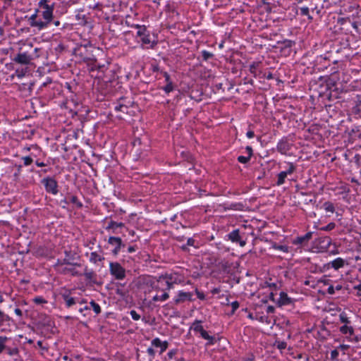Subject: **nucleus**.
<instances>
[{"label":"nucleus","mask_w":361,"mask_h":361,"mask_svg":"<svg viewBox=\"0 0 361 361\" xmlns=\"http://www.w3.org/2000/svg\"><path fill=\"white\" fill-rule=\"evenodd\" d=\"M39 7L43 9L42 17L49 24L53 18L54 5L49 4L47 0H41L39 3Z\"/></svg>","instance_id":"f257e3e1"},{"label":"nucleus","mask_w":361,"mask_h":361,"mask_svg":"<svg viewBox=\"0 0 361 361\" xmlns=\"http://www.w3.org/2000/svg\"><path fill=\"white\" fill-rule=\"evenodd\" d=\"M176 280L172 275H166L159 276L157 279L158 286L156 287L157 289L169 290L173 288V283Z\"/></svg>","instance_id":"f03ea898"},{"label":"nucleus","mask_w":361,"mask_h":361,"mask_svg":"<svg viewBox=\"0 0 361 361\" xmlns=\"http://www.w3.org/2000/svg\"><path fill=\"white\" fill-rule=\"evenodd\" d=\"M110 271L118 280L123 279L126 276L125 269L117 262L110 263Z\"/></svg>","instance_id":"7ed1b4c3"},{"label":"nucleus","mask_w":361,"mask_h":361,"mask_svg":"<svg viewBox=\"0 0 361 361\" xmlns=\"http://www.w3.org/2000/svg\"><path fill=\"white\" fill-rule=\"evenodd\" d=\"M42 182L44 183L47 192H51L54 195L57 193V183L55 180L53 178H44Z\"/></svg>","instance_id":"20e7f679"},{"label":"nucleus","mask_w":361,"mask_h":361,"mask_svg":"<svg viewBox=\"0 0 361 361\" xmlns=\"http://www.w3.org/2000/svg\"><path fill=\"white\" fill-rule=\"evenodd\" d=\"M32 60V57L27 53H20L15 57L14 61L20 64H28Z\"/></svg>","instance_id":"39448f33"},{"label":"nucleus","mask_w":361,"mask_h":361,"mask_svg":"<svg viewBox=\"0 0 361 361\" xmlns=\"http://www.w3.org/2000/svg\"><path fill=\"white\" fill-rule=\"evenodd\" d=\"M228 238L233 242L239 243L241 247H243L245 245V241L240 239L238 230H234L230 233L228 234Z\"/></svg>","instance_id":"423d86ee"},{"label":"nucleus","mask_w":361,"mask_h":361,"mask_svg":"<svg viewBox=\"0 0 361 361\" xmlns=\"http://www.w3.org/2000/svg\"><path fill=\"white\" fill-rule=\"evenodd\" d=\"M312 236V232H308L305 235L296 238L293 243L295 245H306L307 242L311 239Z\"/></svg>","instance_id":"0eeeda50"},{"label":"nucleus","mask_w":361,"mask_h":361,"mask_svg":"<svg viewBox=\"0 0 361 361\" xmlns=\"http://www.w3.org/2000/svg\"><path fill=\"white\" fill-rule=\"evenodd\" d=\"M295 168L291 164L290 165L289 169L286 171H282L278 175L277 185H280L284 183L285 178L287 177L288 174H290L293 172Z\"/></svg>","instance_id":"6e6552de"},{"label":"nucleus","mask_w":361,"mask_h":361,"mask_svg":"<svg viewBox=\"0 0 361 361\" xmlns=\"http://www.w3.org/2000/svg\"><path fill=\"white\" fill-rule=\"evenodd\" d=\"M108 242L109 244L115 246L114 253L117 254L122 245L121 239L118 237H110Z\"/></svg>","instance_id":"1a4fd4ad"},{"label":"nucleus","mask_w":361,"mask_h":361,"mask_svg":"<svg viewBox=\"0 0 361 361\" xmlns=\"http://www.w3.org/2000/svg\"><path fill=\"white\" fill-rule=\"evenodd\" d=\"M317 245L320 246V248L326 250L329 248L331 243V239L329 237H323L319 238L317 240Z\"/></svg>","instance_id":"9d476101"},{"label":"nucleus","mask_w":361,"mask_h":361,"mask_svg":"<svg viewBox=\"0 0 361 361\" xmlns=\"http://www.w3.org/2000/svg\"><path fill=\"white\" fill-rule=\"evenodd\" d=\"M49 25V23H47V21H42V20H35V21H31V23H30V25L31 27H37L39 30H42L46 27H47V25Z\"/></svg>","instance_id":"9b49d317"},{"label":"nucleus","mask_w":361,"mask_h":361,"mask_svg":"<svg viewBox=\"0 0 361 361\" xmlns=\"http://www.w3.org/2000/svg\"><path fill=\"white\" fill-rule=\"evenodd\" d=\"M290 302V298L288 297L287 294L283 292H281L280 293V298L278 301V303L279 304V305H286V304H288Z\"/></svg>","instance_id":"f8f14e48"},{"label":"nucleus","mask_w":361,"mask_h":361,"mask_svg":"<svg viewBox=\"0 0 361 361\" xmlns=\"http://www.w3.org/2000/svg\"><path fill=\"white\" fill-rule=\"evenodd\" d=\"M345 262L341 258H337L331 262V266L335 269H338L344 266Z\"/></svg>","instance_id":"ddd939ff"},{"label":"nucleus","mask_w":361,"mask_h":361,"mask_svg":"<svg viewBox=\"0 0 361 361\" xmlns=\"http://www.w3.org/2000/svg\"><path fill=\"white\" fill-rule=\"evenodd\" d=\"M138 35L141 37L140 39L145 44H149L151 43V39L149 36L145 35L142 30L137 32Z\"/></svg>","instance_id":"4468645a"},{"label":"nucleus","mask_w":361,"mask_h":361,"mask_svg":"<svg viewBox=\"0 0 361 361\" xmlns=\"http://www.w3.org/2000/svg\"><path fill=\"white\" fill-rule=\"evenodd\" d=\"M201 336L207 340V345H212L214 343V337L211 336L208 334V333L204 329L202 332L200 333Z\"/></svg>","instance_id":"2eb2a0df"},{"label":"nucleus","mask_w":361,"mask_h":361,"mask_svg":"<svg viewBox=\"0 0 361 361\" xmlns=\"http://www.w3.org/2000/svg\"><path fill=\"white\" fill-rule=\"evenodd\" d=\"M152 344L156 347H161V351L165 350L167 348V343H161V341L159 338H155L152 341Z\"/></svg>","instance_id":"dca6fc26"},{"label":"nucleus","mask_w":361,"mask_h":361,"mask_svg":"<svg viewBox=\"0 0 361 361\" xmlns=\"http://www.w3.org/2000/svg\"><path fill=\"white\" fill-rule=\"evenodd\" d=\"M128 109H129V106L126 104H120L119 105H118L115 107V110L116 111H121L124 114L129 113Z\"/></svg>","instance_id":"f3484780"},{"label":"nucleus","mask_w":361,"mask_h":361,"mask_svg":"<svg viewBox=\"0 0 361 361\" xmlns=\"http://www.w3.org/2000/svg\"><path fill=\"white\" fill-rule=\"evenodd\" d=\"M191 294L189 293L180 292L178 295V298L176 300V302L184 301L185 300H190Z\"/></svg>","instance_id":"a211bd4d"},{"label":"nucleus","mask_w":361,"mask_h":361,"mask_svg":"<svg viewBox=\"0 0 361 361\" xmlns=\"http://www.w3.org/2000/svg\"><path fill=\"white\" fill-rule=\"evenodd\" d=\"M192 328L194 329V331H198L200 333L202 332L203 330H204L202 326L201 325V322L200 321H195L192 324Z\"/></svg>","instance_id":"6ab92c4d"},{"label":"nucleus","mask_w":361,"mask_h":361,"mask_svg":"<svg viewBox=\"0 0 361 361\" xmlns=\"http://www.w3.org/2000/svg\"><path fill=\"white\" fill-rule=\"evenodd\" d=\"M340 331L343 333V334H353V329L351 327V326H348L347 325H344L343 326L341 327L340 329Z\"/></svg>","instance_id":"aec40b11"},{"label":"nucleus","mask_w":361,"mask_h":361,"mask_svg":"<svg viewBox=\"0 0 361 361\" xmlns=\"http://www.w3.org/2000/svg\"><path fill=\"white\" fill-rule=\"evenodd\" d=\"M168 298H169V294L167 293H164L161 296L157 295L154 296L153 301H154V302L159 301V300L164 301V300H167Z\"/></svg>","instance_id":"412c9836"},{"label":"nucleus","mask_w":361,"mask_h":361,"mask_svg":"<svg viewBox=\"0 0 361 361\" xmlns=\"http://www.w3.org/2000/svg\"><path fill=\"white\" fill-rule=\"evenodd\" d=\"M277 148L281 152H286L288 149V144L284 141H281L277 146Z\"/></svg>","instance_id":"4be33fe9"},{"label":"nucleus","mask_w":361,"mask_h":361,"mask_svg":"<svg viewBox=\"0 0 361 361\" xmlns=\"http://www.w3.org/2000/svg\"><path fill=\"white\" fill-rule=\"evenodd\" d=\"M101 2V4H102L103 6V8L104 7H106V8H112L113 7V2H112V0H102L100 1Z\"/></svg>","instance_id":"5701e85b"},{"label":"nucleus","mask_w":361,"mask_h":361,"mask_svg":"<svg viewBox=\"0 0 361 361\" xmlns=\"http://www.w3.org/2000/svg\"><path fill=\"white\" fill-rule=\"evenodd\" d=\"M90 305H91V307H92V309H93L94 312L96 314H99V313H100V312H101V308H100L99 305L97 303H96V302H94V301H92V302H90Z\"/></svg>","instance_id":"b1692460"},{"label":"nucleus","mask_w":361,"mask_h":361,"mask_svg":"<svg viewBox=\"0 0 361 361\" xmlns=\"http://www.w3.org/2000/svg\"><path fill=\"white\" fill-rule=\"evenodd\" d=\"M90 260L94 262H97L98 261H101L102 260V257H101L100 255H99L96 252H92L91 253V256H90Z\"/></svg>","instance_id":"393cba45"},{"label":"nucleus","mask_w":361,"mask_h":361,"mask_svg":"<svg viewBox=\"0 0 361 361\" xmlns=\"http://www.w3.org/2000/svg\"><path fill=\"white\" fill-rule=\"evenodd\" d=\"M64 300H65L66 305L68 307H71V306H72L73 305L75 304V300H74L73 298H71V297H68V296H65L64 297Z\"/></svg>","instance_id":"a878e982"},{"label":"nucleus","mask_w":361,"mask_h":361,"mask_svg":"<svg viewBox=\"0 0 361 361\" xmlns=\"http://www.w3.org/2000/svg\"><path fill=\"white\" fill-rule=\"evenodd\" d=\"M324 207L327 212H333L334 211V207L330 202H325Z\"/></svg>","instance_id":"bb28decb"},{"label":"nucleus","mask_w":361,"mask_h":361,"mask_svg":"<svg viewBox=\"0 0 361 361\" xmlns=\"http://www.w3.org/2000/svg\"><path fill=\"white\" fill-rule=\"evenodd\" d=\"M322 283L324 286L330 285V280L324 276L322 279L317 281V284Z\"/></svg>","instance_id":"cd10ccee"},{"label":"nucleus","mask_w":361,"mask_h":361,"mask_svg":"<svg viewBox=\"0 0 361 361\" xmlns=\"http://www.w3.org/2000/svg\"><path fill=\"white\" fill-rule=\"evenodd\" d=\"M250 159V156H247V157L240 156L238 158V161H240V163H243V164L247 163Z\"/></svg>","instance_id":"c85d7f7f"},{"label":"nucleus","mask_w":361,"mask_h":361,"mask_svg":"<svg viewBox=\"0 0 361 361\" xmlns=\"http://www.w3.org/2000/svg\"><path fill=\"white\" fill-rule=\"evenodd\" d=\"M25 166H28L31 164L33 161L32 159L30 157H25L23 158Z\"/></svg>","instance_id":"c756f323"},{"label":"nucleus","mask_w":361,"mask_h":361,"mask_svg":"<svg viewBox=\"0 0 361 361\" xmlns=\"http://www.w3.org/2000/svg\"><path fill=\"white\" fill-rule=\"evenodd\" d=\"M6 339L7 338L6 337H4V338L0 337V353H2V351L5 348L4 343L6 341Z\"/></svg>","instance_id":"7c9ffc66"},{"label":"nucleus","mask_w":361,"mask_h":361,"mask_svg":"<svg viewBox=\"0 0 361 361\" xmlns=\"http://www.w3.org/2000/svg\"><path fill=\"white\" fill-rule=\"evenodd\" d=\"M213 56V54L209 51H202V57L204 60H207Z\"/></svg>","instance_id":"2f4dec72"},{"label":"nucleus","mask_w":361,"mask_h":361,"mask_svg":"<svg viewBox=\"0 0 361 361\" xmlns=\"http://www.w3.org/2000/svg\"><path fill=\"white\" fill-rule=\"evenodd\" d=\"M300 13L302 16H308L309 18H312L311 16H309V8L307 7L300 8Z\"/></svg>","instance_id":"473e14b6"},{"label":"nucleus","mask_w":361,"mask_h":361,"mask_svg":"<svg viewBox=\"0 0 361 361\" xmlns=\"http://www.w3.org/2000/svg\"><path fill=\"white\" fill-rule=\"evenodd\" d=\"M123 224L122 223H116V222H111L110 225H109V228H118V227H121L123 226Z\"/></svg>","instance_id":"72a5a7b5"},{"label":"nucleus","mask_w":361,"mask_h":361,"mask_svg":"<svg viewBox=\"0 0 361 361\" xmlns=\"http://www.w3.org/2000/svg\"><path fill=\"white\" fill-rule=\"evenodd\" d=\"M231 307H232L231 314H233L234 312L239 307V303L237 301L232 302Z\"/></svg>","instance_id":"f704fd0d"},{"label":"nucleus","mask_w":361,"mask_h":361,"mask_svg":"<svg viewBox=\"0 0 361 361\" xmlns=\"http://www.w3.org/2000/svg\"><path fill=\"white\" fill-rule=\"evenodd\" d=\"M334 227H335V224L334 223H330L326 226H325L324 228H322L321 229L324 230V231H331L333 228H334Z\"/></svg>","instance_id":"c9c22d12"},{"label":"nucleus","mask_w":361,"mask_h":361,"mask_svg":"<svg viewBox=\"0 0 361 361\" xmlns=\"http://www.w3.org/2000/svg\"><path fill=\"white\" fill-rule=\"evenodd\" d=\"M259 66V63H254L250 66V71L252 73H256V68Z\"/></svg>","instance_id":"e433bc0d"},{"label":"nucleus","mask_w":361,"mask_h":361,"mask_svg":"<svg viewBox=\"0 0 361 361\" xmlns=\"http://www.w3.org/2000/svg\"><path fill=\"white\" fill-rule=\"evenodd\" d=\"M276 345L279 349L283 350L286 348V343L283 341L277 342Z\"/></svg>","instance_id":"4c0bfd02"},{"label":"nucleus","mask_w":361,"mask_h":361,"mask_svg":"<svg viewBox=\"0 0 361 361\" xmlns=\"http://www.w3.org/2000/svg\"><path fill=\"white\" fill-rule=\"evenodd\" d=\"M130 315L134 320H138L140 318V315L135 310L130 312Z\"/></svg>","instance_id":"58836bf2"},{"label":"nucleus","mask_w":361,"mask_h":361,"mask_svg":"<svg viewBox=\"0 0 361 361\" xmlns=\"http://www.w3.org/2000/svg\"><path fill=\"white\" fill-rule=\"evenodd\" d=\"M173 90V86H172V83L171 82H169L168 83L166 87H164V90L166 91V92L169 93L171 91H172Z\"/></svg>","instance_id":"ea45409f"},{"label":"nucleus","mask_w":361,"mask_h":361,"mask_svg":"<svg viewBox=\"0 0 361 361\" xmlns=\"http://www.w3.org/2000/svg\"><path fill=\"white\" fill-rule=\"evenodd\" d=\"M355 289L357 290V295L361 299V282L357 286H355L354 287Z\"/></svg>","instance_id":"a19ab883"},{"label":"nucleus","mask_w":361,"mask_h":361,"mask_svg":"<svg viewBox=\"0 0 361 361\" xmlns=\"http://www.w3.org/2000/svg\"><path fill=\"white\" fill-rule=\"evenodd\" d=\"M37 11H35V13L34 14H32L30 18H29V22L30 23H31V21H35V20H37Z\"/></svg>","instance_id":"79ce46f5"},{"label":"nucleus","mask_w":361,"mask_h":361,"mask_svg":"<svg viewBox=\"0 0 361 361\" xmlns=\"http://www.w3.org/2000/svg\"><path fill=\"white\" fill-rule=\"evenodd\" d=\"M327 292L330 295H333L335 293L334 287L332 285H329Z\"/></svg>","instance_id":"37998d69"},{"label":"nucleus","mask_w":361,"mask_h":361,"mask_svg":"<svg viewBox=\"0 0 361 361\" xmlns=\"http://www.w3.org/2000/svg\"><path fill=\"white\" fill-rule=\"evenodd\" d=\"M103 8V6L102 4H101V2H98L97 4H95L94 6H93V8L94 9H99V10H102Z\"/></svg>","instance_id":"c03bdc74"},{"label":"nucleus","mask_w":361,"mask_h":361,"mask_svg":"<svg viewBox=\"0 0 361 361\" xmlns=\"http://www.w3.org/2000/svg\"><path fill=\"white\" fill-rule=\"evenodd\" d=\"M194 243H195V240L192 239V238H188V240H187V245H189V246H194Z\"/></svg>","instance_id":"a18cd8bd"},{"label":"nucleus","mask_w":361,"mask_h":361,"mask_svg":"<svg viewBox=\"0 0 361 361\" xmlns=\"http://www.w3.org/2000/svg\"><path fill=\"white\" fill-rule=\"evenodd\" d=\"M69 200L74 204H78V198L75 196H71Z\"/></svg>","instance_id":"49530a36"},{"label":"nucleus","mask_w":361,"mask_h":361,"mask_svg":"<svg viewBox=\"0 0 361 361\" xmlns=\"http://www.w3.org/2000/svg\"><path fill=\"white\" fill-rule=\"evenodd\" d=\"M85 276H86L87 279H92V276H93L94 274H93V272H92V271H86V272L85 273Z\"/></svg>","instance_id":"de8ad7c7"},{"label":"nucleus","mask_w":361,"mask_h":361,"mask_svg":"<svg viewBox=\"0 0 361 361\" xmlns=\"http://www.w3.org/2000/svg\"><path fill=\"white\" fill-rule=\"evenodd\" d=\"M338 355V352L336 350H334L331 353V355L332 358H336Z\"/></svg>","instance_id":"09e8293b"},{"label":"nucleus","mask_w":361,"mask_h":361,"mask_svg":"<svg viewBox=\"0 0 361 361\" xmlns=\"http://www.w3.org/2000/svg\"><path fill=\"white\" fill-rule=\"evenodd\" d=\"M34 301H35L36 303H38V304H40V303L44 302V300L42 298H35L34 299Z\"/></svg>","instance_id":"8fccbe9b"},{"label":"nucleus","mask_w":361,"mask_h":361,"mask_svg":"<svg viewBox=\"0 0 361 361\" xmlns=\"http://www.w3.org/2000/svg\"><path fill=\"white\" fill-rule=\"evenodd\" d=\"M246 150H247V152L248 153V156H250L251 157L252 155V147H250V146H247L246 147Z\"/></svg>","instance_id":"3c124183"},{"label":"nucleus","mask_w":361,"mask_h":361,"mask_svg":"<svg viewBox=\"0 0 361 361\" xmlns=\"http://www.w3.org/2000/svg\"><path fill=\"white\" fill-rule=\"evenodd\" d=\"M4 317H5V314H4L3 312H1L0 310V324H1L3 323V322L4 321Z\"/></svg>","instance_id":"603ef678"},{"label":"nucleus","mask_w":361,"mask_h":361,"mask_svg":"<svg viewBox=\"0 0 361 361\" xmlns=\"http://www.w3.org/2000/svg\"><path fill=\"white\" fill-rule=\"evenodd\" d=\"M255 136L254 132L252 130H250L247 133V137L248 138H252Z\"/></svg>","instance_id":"864d4df0"},{"label":"nucleus","mask_w":361,"mask_h":361,"mask_svg":"<svg viewBox=\"0 0 361 361\" xmlns=\"http://www.w3.org/2000/svg\"><path fill=\"white\" fill-rule=\"evenodd\" d=\"M147 352H148V353H149L150 355H154V349H153V348H149L147 349Z\"/></svg>","instance_id":"5fc2aeb1"},{"label":"nucleus","mask_w":361,"mask_h":361,"mask_svg":"<svg viewBox=\"0 0 361 361\" xmlns=\"http://www.w3.org/2000/svg\"><path fill=\"white\" fill-rule=\"evenodd\" d=\"M15 312L17 315L22 316V311L19 308H16Z\"/></svg>","instance_id":"6e6d98bb"},{"label":"nucleus","mask_w":361,"mask_h":361,"mask_svg":"<svg viewBox=\"0 0 361 361\" xmlns=\"http://www.w3.org/2000/svg\"><path fill=\"white\" fill-rule=\"evenodd\" d=\"M67 202H68L67 199H64L61 201L60 204H61V205H62L63 207H65Z\"/></svg>","instance_id":"4d7b16f0"},{"label":"nucleus","mask_w":361,"mask_h":361,"mask_svg":"<svg viewBox=\"0 0 361 361\" xmlns=\"http://www.w3.org/2000/svg\"><path fill=\"white\" fill-rule=\"evenodd\" d=\"M197 297L200 298V299H204V295L202 293H200L198 291H197Z\"/></svg>","instance_id":"13d9d810"},{"label":"nucleus","mask_w":361,"mask_h":361,"mask_svg":"<svg viewBox=\"0 0 361 361\" xmlns=\"http://www.w3.org/2000/svg\"><path fill=\"white\" fill-rule=\"evenodd\" d=\"M128 250L129 252H133L135 251V247L133 246H130L128 248Z\"/></svg>","instance_id":"bf43d9fd"},{"label":"nucleus","mask_w":361,"mask_h":361,"mask_svg":"<svg viewBox=\"0 0 361 361\" xmlns=\"http://www.w3.org/2000/svg\"><path fill=\"white\" fill-rule=\"evenodd\" d=\"M342 289V286L341 285H337L335 288H334V290H340Z\"/></svg>","instance_id":"052dcab7"},{"label":"nucleus","mask_w":361,"mask_h":361,"mask_svg":"<svg viewBox=\"0 0 361 361\" xmlns=\"http://www.w3.org/2000/svg\"><path fill=\"white\" fill-rule=\"evenodd\" d=\"M140 142H140V139H136V140L134 141L133 145H134V146H135L136 144H137V145H140Z\"/></svg>","instance_id":"680f3d73"},{"label":"nucleus","mask_w":361,"mask_h":361,"mask_svg":"<svg viewBox=\"0 0 361 361\" xmlns=\"http://www.w3.org/2000/svg\"><path fill=\"white\" fill-rule=\"evenodd\" d=\"M268 286H269V287H274V288H276V283H268Z\"/></svg>","instance_id":"e2e57ef3"},{"label":"nucleus","mask_w":361,"mask_h":361,"mask_svg":"<svg viewBox=\"0 0 361 361\" xmlns=\"http://www.w3.org/2000/svg\"><path fill=\"white\" fill-rule=\"evenodd\" d=\"M320 59H324L325 60H326V59L330 60V56H327L326 55H325L324 57H322V56H321Z\"/></svg>","instance_id":"0e129e2a"},{"label":"nucleus","mask_w":361,"mask_h":361,"mask_svg":"<svg viewBox=\"0 0 361 361\" xmlns=\"http://www.w3.org/2000/svg\"><path fill=\"white\" fill-rule=\"evenodd\" d=\"M36 164H37V165L38 166H44V163H42V162H38V161H37V162H36Z\"/></svg>","instance_id":"69168bd1"},{"label":"nucleus","mask_w":361,"mask_h":361,"mask_svg":"<svg viewBox=\"0 0 361 361\" xmlns=\"http://www.w3.org/2000/svg\"><path fill=\"white\" fill-rule=\"evenodd\" d=\"M54 25H55L56 26H58V25H60V22H59V20H56V21H55V22H54Z\"/></svg>","instance_id":"338daca9"},{"label":"nucleus","mask_w":361,"mask_h":361,"mask_svg":"<svg viewBox=\"0 0 361 361\" xmlns=\"http://www.w3.org/2000/svg\"><path fill=\"white\" fill-rule=\"evenodd\" d=\"M341 321L343 322H347L348 320H347V318L341 317Z\"/></svg>","instance_id":"774afa93"}]
</instances>
